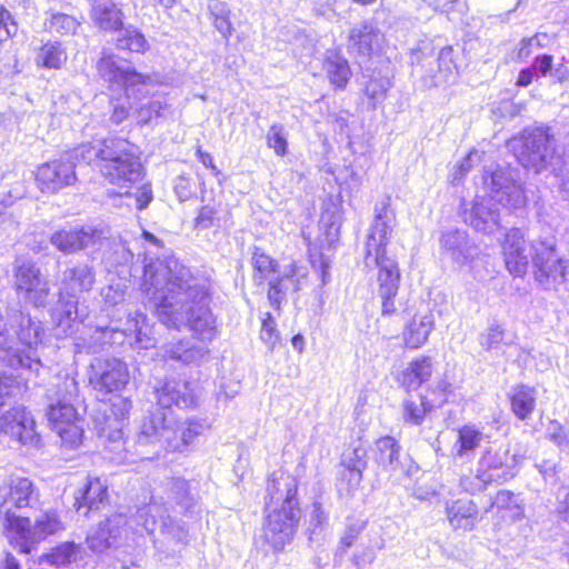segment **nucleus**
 I'll return each instance as SVG.
<instances>
[{
    "label": "nucleus",
    "mask_w": 569,
    "mask_h": 569,
    "mask_svg": "<svg viewBox=\"0 0 569 569\" xmlns=\"http://www.w3.org/2000/svg\"><path fill=\"white\" fill-rule=\"evenodd\" d=\"M512 412L526 420L536 407V390L529 386L520 385L513 389L510 397Z\"/></svg>",
    "instance_id": "4c0bfd02"
},
{
    "label": "nucleus",
    "mask_w": 569,
    "mask_h": 569,
    "mask_svg": "<svg viewBox=\"0 0 569 569\" xmlns=\"http://www.w3.org/2000/svg\"><path fill=\"white\" fill-rule=\"evenodd\" d=\"M16 286L19 292H26V299L33 306H46L50 293L49 282L41 278L40 269L34 262L23 260L17 267Z\"/></svg>",
    "instance_id": "5701e85b"
},
{
    "label": "nucleus",
    "mask_w": 569,
    "mask_h": 569,
    "mask_svg": "<svg viewBox=\"0 0 569 569\" xmlns=\"http://www.w3.org/2000/svg\"><path fill=\"white\" fill-rule=\"evenodd\" d=\"M120 77L121 78L118 82V86L122 87L124 91L138 87H143L151 82V77L149 74L138 72L133 68L124 69L123 73Z\"/></svg>",
    "instance_id": "603ef678"
},
{
    "label": "nucleus",
    "mask_w": 569,
    "mask_h": 569,
    "mask_svg": "<svg viewBox=\"0 0 569 569\" xmlns=\"http://www.w3.org/2000/svg\"><path fill=\"white\" fill-rule=\"evenodd\" d=\"M501 248L508 271L513 277H522L529 263L523 232L518 228L508 230L501 243Z\"/></svg>",
    "instance_id": "393cba45"
},
{
    "label": "nucleus",
    "mask_w": 569,
    "mask_h": 569,
    "mask_svg": "<svg viewBox=\"0 0 569 569\" xmlns=\"http://www.w3.org/2000/svg\"><path fill=\"white\" fill-rule=\"evenodd\" d=\"M143 532L146 530L139 526L136 515L128 518L123 513H114L100 522L98 528L88 535L87 543L92 551L103 552L117 546L120 539H128L130 533L142 535Z\"/></svg>",
    "instance_id": "dca6fc26"
},
{
    "label": "nucleus",
    "mask_w": 569,
    "mask_h": 569,
    "mask_svg": "<svg viewBox=\"0 0 569 569\" xmlns=\"http://www.w3.org/2000/svg\"><path fill=\"white\" fill-rule=\"evenodd\" d=\"M133 333L136 337V345L140 349H149L156 346V338L152 335V327L149 323L147 316L142 312L136 311L133 315L129 313L127 327L122 330L113 327H97L90 339L78 337L76 339V348L78 351L87 353L98 352L104 345H112L117 342L116 336L121 338Z\"/></svg>",
    "instance_id": "0eeeda50"
},
{
    "label": "nucleus",
    "mask_w": 569,
    "mask_h": 569,
    "mask_svg": "<svg viewBox=\"0 0 569 569\" xmlns=\"http://www.w3.org/2000/svg\"><path fill=\"white\" fill-rule=\"evenodd\" d=\"M487 436L473 425L462 426L457 430V440L452 455L460 460H470Z\"/></svg>",
    "instance_id": "72a5a7b5"
},
{
    "label": "nucleus",
    "mask_w": 569,
    "mask_h": 569,
    "mask_svg": "<svg viewBox=\"0 0 569 569\" xmlns=\"http://www.w3.org/2000/svg\"><path fill=\"white\" fill-rule=\"evenodd\" d=\"M39 505V491L28 478L17 477L0 486V512L6 515L9 529L11 518H21L12 512L13 508L37 509Z\"/></svg>",
    "instance_id": "a211bd4d"
},
{
    "label": "nucleus",
    "mask_w": 569,
    "mask_h": 569,
    "mask_svg": "<svg viewBox=\"0 0 569 569\" xmlns=\"http://www.w3.org/2000/svg\"><path fill=\"white\" fill-rule=\"evenodd\" d=\"M375 212V220L366 243V264L370 263V259H372L378 269L385 268L387 262L398 264L393 258L388 257L386 253V246L395 227V213L387 202H382L380 207L377 206Z\"/></svg>",
    "instance_id": "2eb2a0df"
},
{
    "label": "nucleus",
    "mask_w": 569,
    "mask_h": 569,
    "mask_svg": "<svg viewBox=\"0 0 569 569\" xmlns=\"http://www.w3.org/2000/svg\"><path fill=\"white\" fill-rule=\"evenodd\" d=\"M385 548L383 539L379 538L372 545L363 547L352 557V562L358 569L371 565L377 558V551Z\"/></svg>",
    "instance_id": "3c124183"
},
{
    "label": "nucleus",
    "mask_w": 569,
    "mask_h": 569,
    "mask_svg": "<svg viewBox=\"0 0 569 569\" xmlns=\"http://www.w3.org/2000/svg\"><path fill=\"white\" fill-rule=\"evenodd\" d=\"M43 328L40 321L21 310H10L0 317V361L12 369L37 370Z\"/></svg>",
    "instance_id": "7ed1b4c3"
},
{
    "label": "nucleus",
    "mask_w": 569,
    "mask_h": 569,
    "mask_svg": "<svg viewBox=\"0 0 569 569\" xmlns=\"http://www.w3.org/2000/svg\"><path fill=\"white\" fill-rule=\"evenodd\" d=\"M67 61L68 52L60 41L47 40L38 48L36 64L40 69L60 70Z\"/></svg>",
    "instance_id": "c9c22d12"
},
{
    "label": "nucleus",
    "mask_w": 569,
    "mask_h": 569,
    "mask_svg": "<svg viewBox=\"0 0 569 569\" xmlns=\"http://www.w3.org/2000/svg\"><path fill=\"white\" fill-rule=\"evenodd\" d=\"M378 30L368 23H362L359 29H352L348 40L360 56H371L373 53V42L378 37Z\"/></svg>",
    "instance_id": "a19ab883"
},
{
    "label": "nucleus",
    "mask_w": 569,
    "mask_h": 569,
    "mask_svg": "<svg viewBox=\"0 0 569 569\" xmlns=\"http://www.w3.org/2000/svg\"><path fill=\"white\" fill-rule=\"evenodd\" d=\"M438 70L446 77L458 73V66L456 63L452 47H445L439 51Z\"/></svg>",
    "instance_id": "052dcab7"
},
{
    "label": "nucleus",
    "mask_w": 569,
    "mask_h": 569,
    "mask_svg": "<svg viewBox=\"0 0 569 569\" xmlns=\"http://www.w3.org/2000/svg\"><path fill=\"white\" fill-rule=\"evenodd\" d=\"M379 296L382 299V315L395 313L396 306L393 298L398 293L400 283V271L398 264L387 262L385 268L378 269Z\"/></svg>",
    "instance_id": "2f4dec72"
},
{
    "label": "nucleus",
    "mask_w": 569,
    "mask_h": 569,
    "mask_svg": "<svg viewBox=\"0 0 569 569\" xmlns=\"http://www.w3.org/2000/svg\"><path fill=\"white\" fill-rule=\"evenodd\" d=\"M260 338L268 346L269 350H273L279 341L280 337L276 320L269 312H266L262 318Z\"/></svg>",
    "instance_id": "6e6d98bb"
},
{
    "label": "nucleus",
    "mask_w": 569,
    "mask_h": 569,
    "mask_svg": "<svg viewBox=\"0 0 569 569\" xmlns=\"http://www.w3.org/2000/svg\"><path fill=\"white\" fill-rule=\"evenodd\" d=\"M56 397V401L49 405L48 420L66 445L77 447L81 442L83 427L76 408L80 401L76 379L64 378L57 387Z\"/></svg>",
    "instance_id": "423d86ee"
},
{
    "label": "nucleus",
    "mask_w": 569,
    "mask_h": 569,
    "mask_svg": "<svg viewBox=\"0 0 569 569\" xmlns=\"http://www.w3.org/2000/svg\"><path fill=\"white\" fill-rule=\"evenodd\" d=\"M525 138L529 142H549L553 134L551 133L550 127L546 124H535L525 131Z\"/></svg>",
    "instance_id": "e2e57ef3"
},
{
    "label": "nucleus",
    "mask_w": 569,
    "mask_h": 569,
    "mask_svg": "<svg viewBox=\"0 0 569 569\" xmlns=\"http://www.w3.org/2000/svg\"><path fill=\"white\" fill-rule=\"evenodd\" d=\"M547 437L560 450H569V428H565L559 421L551 420L549 422Z\"/></svg>",
    "instance_id": "864d4df0"
},
{
    "label": "nucleus",
    "mask_w": 569,
    "mask_h": 569,
    "mask_svg": "<svg viewBox=\"0 0 569 569\" xmlns=\"http://www.w3.org/2000/svg\"><path fill=\"white\" fill-rule=\"evenodd\" d=\"M463 219L475 230L486 234L500 229V212L487 198L477 197L472 208L463 212Z\"/></svg>",
    "instance_id": "bb28decb"
},
{
    "label": "nucleus",
    "mask_w": 569,
    "mask_h": 569,
    "mask_svg": "<svg viewBox=\"0 0 569 569\" xmlns=\"http://www.w3.org/2000/svg\"><path fill=\"white\" fill-rule=\"evenodd\" d=\"M433 328L435 318L432 315H416L402 332L406 346L410 349L420 348L427 342Z\"/></svg>",
    "instance_id": "f704fd0d"
},
{
    "label": "nucleus",
    "mask_w": 569,
    "mask_h": 569,
    "mask_svg": "<svg viewBox=\"0 0 569 569\" xmlns=\"http://www.w3.org/2000/svg\"><path fill=\"white\" fill-rule=\"evenodd\" d=\"M118 48L129 52L144 53L149 49L146 37L137 29H127L117 39Z\"/></svg>",
    "instance_id": "49530a36"
},
{
    "label": "nucleus",
    "mask_w": 569,
    "mask_h": 569,
    "mask_svg": "<svg viewBox=\"0 0 569 569\" xmlns=\"http://www.w3.org/2000/svg\"><path fill=\"white\" fill-rule=\"evenodd\" d=\"M373 460L382 471L407 473L408 457L402 455L401 446L393 437L386 436L376 441Z\"/></svg>",
    "instance_id": "a878e982"
},
{
    "label": "nucleus",
    "mask_w": 569,
    "mask_h": 569,
    "mask_svg": "<svg viewBox=\"0 0 569 569\" xmlns=\"http://www.w3.org/2000/svg\"><path fill=\"white\" fill-rule=\"evenodd\" d=\"M336 233L337 229L335 230L333 234L331 230L328 231L326 238L328 242L327 248H318L317 244H310L308 249L312 268L320 272L323 284L327 283L328 271L331 266V254L329 252L331 251V247L335 242Z\"/></svg>",
    "instance_id": "58836bf2"
},
{
    "label": "nucleus",
    "mask_w": 569,
    "mask_h": 569,
    "mask_svg": "<svg viewBox=\"0 0 569 569\" xmlns=\"http://www.w3.org/2000/svg\"><path fill=\"white\" fill-rule=\"evenodd\" d=\"M94 281L93 268L87 263H78L63 270L59 284V299L51 313L57 336L73 333L77 323L86 320L88 315L79 308L78 297L82 292L90 291Z\"/></svg>",
    "instance_id": "39448f33"
},
{
    "label": "nucleus",
    "mask_w": 569,
    "mask_h": 569,
    "mask_svg": "<svg viewBox=\"0 0 569 569\" xmlns=\"http://www.w3.org/2000/svg\"><path fill=\"white\" fill-rule=\"evenodd\" d=\"M558 144H515L513 152L519 162L528 169L539 173L550 169L558 177L565 164Z\"/></svg>",
    "instance_id": "6ab92c4d"
},
{
    "label": "nucleus",
    "mask_w": 569,
    "mask_h": 569,
    "mask_svg": "<svg viewBox=\"0 0 569 569\" xmlns=\"http://www.w3.org/2000/svg\"><path fill=\"white\" fill-rule=\"evenodd\" d=\"M141 289L162 325L177 330L187 326L200 341H169L160 347L158 355L163 360L199 366L209 355L208 343L218 333L216 318L209 308L210 280L193 276L174 257H166L144 264Z\"/></svg>",
    "instance_id": "f257e3e1"
},
{
    "label": "nucleus",
    "mask_w": 569,
    "mask_h": 569,
    "mask_svg": "<svg viewBox=\"0 0 569 569\" xmlns=\"http://www.w3.org/2000/svg\"><path fill=\"white\" fill-rule=\"evenodd\" d=\"M74 507L78 512L83 510L87 516L89 511L99 510L108 501V485L106 480L97 477H89L82 489L74 496Z\"/></svg>",
    "instance_id": "c85d7f7f"
},
{
    "label": "nucleus",
    "mask_w": 569,
    "mask_h": 569,
    "mask_svg": "<svg viewBox=\"0 0 569 569\" xmlns=\"http://www.w3.org/2000/svg\"><path fill=\"white\" fill-rule=\"evenodd\" d=\"M440 246L456 263L465 264L473 254L475 248L465 230L452 229L441 233Z\"/></svg>",
    "instance_id": "7c9ffc66"
},
{
    "label": "nucleus",
    "mask_w": 569,
    "mask_h": 569,
    "mask_svg": "<svg viewBox=\"0 0 569 569\" xmlns=\"http://www.w3.org/2000/svg\"><path fill=\"white\" fill-rule=\"evenodd\" d=\"M123 144H98L92 147L101 161L100 170L110 183L121 188L138 181L142 176V163L134 144L123 148Z\"/></svg>",
    "instance_id": "6e6552de"
},
{
    "label": "nucleus",
    "mask_w": 569,
    "mask_h": 569,
    "mask_svg": "<svg viewBox=\"0 0 569 569\" xmlns=\"http://www.w3.org/2000/svg\"><path fill=\"white\" fill-rule=\"evenodd\" d=\"M531 247L535 277L543 288L549 289L569 281V260L557 256L555 237L535 240Z\"/></svg>",
    "instance_id": "ddd939ff"
},
{
    "label": "nucleus",
    "mask_w": 569,
    "mask_h": 569,
    "mask_svg": "<svg viewBox=\"0 0 569 569\" xmlns=\"http://www.w3.org/2000/svg\"><path fill=\"white\" fill-rule=\"evenodd\" d=\"M77 180L71 161H51L38 168L37 182L42 192L56 193Z\"/></svg>",
    "instance_id": "b1692460"
},
{
    "label": "nucleus",
    "mask_w": 569,
    "mask_h": 569,
    "mask_svg": "<svg viewBox=\"0 0 569 569\" xmlns=\"http://www.w3.org/2000/svg\"><path fill=\"white\" fill-rule=\"evenodd\" d=\"M479 345L489 352L499 351L502 345H511L512 341L506 340V330L505 328L493 321L489 325V327L479 335L478 338Z\"/></svg>",
    "instance_id": "c03bdc74"
},
{
    "label": "nucleus",
    "mask_w": 569,
    "mask_h": 569,
    "mask_svg": "<svg viewBox=\"0 0 569 569\" xmlns=\"http://www.w3.org/2000/svg\"><path fill=\"white\" fill-rule=\"evenodd\" d=\"M362 473L363 471H359L358 469L351 470L349 468H342L338 479L339 490H345L348 495L356 491L362 481Z\"/></svg>",
    "instance_id": "5fc2aeb1"
},
{
    "label": "nucleus",
    "mask_w": 569,
    "mask_h": 569,
    "mask_svg": "<svg viewBox=\"0 0 569 569\" xmlns=\"http://www.w3.org/2000/svg\"><path fill=\"white\" fill-rule=\"evenodd\" d=\"M321 66L333 91L347 89L352 77V69L340 50H329L322 59Z\"/></svg>",
    "instance_id": "cd10ccee"
},
{
    "label": "nucleus",
    "mask_w": 569,
    "mask_h": 569,
    "mask_svg": "<svg viewBox=\"0 0 569 569\" xmlns=\"http://www.w3.org/2000/svg\"><path fill=\"white\" fill-rule=\"evenodd\" d=\"M103 417L107 415L111 419H117V422L122 423L127 419L131 402L128 399L117 397L111 405H104Z\"/></svg>",
    "instance_id": "13d9d810"
},
{
    "label": "nucleus",
    "mask_w": 569,
    "mask_h": 569,
    "mask_svg": "<svg viewBox=\"0 0 569 569\" xmlns=\"http://www.w3.org/2000/svg\"><path fill=\"white\" fill-rule=\"evenodd\" d=\"M286 490L281 507L268 513L263 529L264 540L274 551H281L292 540L301 518L297 488L287 485Z\"/></svg>",
    "instance_id": "1a4fd4ad"
},
{
    "label": "nucleus",
    "mask_w": 569,
    "mask_h": 569,
    "mask_svg": "<svg viewBox=\"0 0 569 569\" xmlns=\"http://www.w3.org/2000/svg\"><path fill=\"white\" fill-rule=\"evenodd\" d=\"M103 239L102 230L91 226L61 229L50 236L51 244L63 254H72L90 248L99 249Z\"/></svg>",
    "instance_id": "412c9836"
},
{
    "label": "nucleus",
    "mask_w": 569,
    "mask_h": 569,
    "mask_svg": "<svg viewBox=\"0 0 569 569\" xmlns=\"http://www.w3.org/2000/svg\"><path fill=\"white\" fill-rule=\"evenodd\" d=\"M97 69L100 77L110 84H118L120 76L124 71V68L118 64L112 53L102 54L97 62Z\"/></svg>",
    "instance_id": "de8ad7c7"
},
{
    "label": "nucleus",
    "mask_w": 569,
    "mask_h": 569,
    "mask_svg": "<svg viewBox=\"0 0 569 569\" xmlns=\"http://www.w3.org/2000/svg\"><path fill=\"white\" fill-rule=\"evenodd\" d=\"M482 180L489 190L488 200L491 202L501 204L511 211L523 209L527 206L528 198L525 187L516 169L499 164L495 168H485Z\"/></svg>",
    "instance_id": "9b49d317"
},
{
    "label": "nucleus",
    "mask_w": 569,
    "mask_h": 569,
    "mask_svg": "<svg viewBox=\"0 0 569 569\" xmlns=\"http://www.w3.org/2000/svg\"><path fill=\"white\" fill-rule=\"evenodd\" d=\"M536 72L541 76H548L553 67V57L551 54H538L533 60V66Z\"/></svg>",
    "instance_id": "774afa93"
},
{
    "label": "nucleus",
    "mask_w": 569,
    "mask_h": 569,
    "mask_svg": "<svg viewBox=\"0 0 569 569\" xmlns=\"http://www.w3.org/2000/svg\"><path fill=\"white\" fill-rule=\"evenodd\" d=\"M392 83L387 77H369L365 82L362 94L368 100L370 107L376 109L388 97V91Z\"/></svg>",
    "instance_id": "79ce46f5"
},
{
    "label": "nucleus",
    "mask_w": 569,
    "mask_h": 569,
    "mask_svg": "<svg viewBox=\"0 0 569 569\" xmlns=\"http://www.w3.org/2000/svg\"><path fill=\"white\" fill-rule=\"evenodd\" d=\"M156 392L161 408L176 406L180 409H190L198 405L199 385L192 380L170 378L166 379Z\"/></svg>",
    "instance_id": "4be33fe9"
},
{
    "label": "nucleus",
    "mask_w": 569,
    "mask_h": 569,
    "mask_svg": "<svg viewBox=\"0 0 569 569\" xmlns=\"http://www.w3.org/2000/svg\"><path fill=\"white\" fill-rule=\"evenodd\" d=\"M127 286L123 281H112L108 287L103 288L101 296L107 306L116 307L124 301Z\"/></svg>",
    "instance_id": "4d7b16f0"
},
{
    "label": "nucleus",
    "mask_w": 569,
    "mask_h": 569,
    "mask_svg": "<svg viewBox=\"0 0 569 569\" xmlns=\"http://www.w3.org/2000/svg\"><path fill=\"white\" fill-rule=\"evenodd\" d=\"M251 263L254 270L253 281L257 284L268 281V299L273 308L279 309L286 298L289 284L295 282L293 271L280 272L278 262L257 247L252 252Z\"/></svg>",
    "instance_id": "4468645a"
},
{
    "label": "nucleus",
    "mask_w": 569,
    "mask_h": 569,
    "mask_svg": "<svg viewBox=\"0 0 569 569\" xmlns=\"http://www.w3.org/2000/svg\"><path fill=\"white\" fill-rule=\"evenodd\" d=\"M446 512L453 529L472 530L478 520V508L470 499H458L448 503Z\"/></svg>",
    "instance_id": "473e14b6"
},
{
    "label": "nucleus",
    "mask_w": 569,
    "mask_h": 569,
    "mask_svg": "<svg viewBox=\"0 0 569 569\" xmlns=\"http://www.w3.org/2000/svg\"><path fill=\"white\" fill-rule=\"evenodd\" d=\"M7 407L0 409V436H7L21 445H36L39 439L30 413L20 405L9 402Z\"/></svg>",
    "instance_id": "aec40b11"
},
{
    "label": "nucleus",
    "mask_w": 569,
    "mask_h": 569,
    "mask_svg": "<svg viewBox=\"0 0 569 569\" xmlns=\"http://www.w3.org/2000/svg\"><path fill=\"white\" fill-rule=\"evenodd\" d=\"M492 508L513 509L519 508V505L517 503L513 492L509 490H500L491 499L490 509Z\"/></svg>",
    "instance_id": "0e129e2a"
},
{
    "label": "nucleus",
    "mask_w": 569,
    "mask_h": 569,
    "mask_svg": "<svg viewBox=\"0 0 569 569\" xmlns=\"http://www.w3.org/2000/svg\"><path fill=\"white\" fill-rule=\"evenodd\" d=\"M63 530V523L53 510L43 512L31 521L28 517L10 519V543L20 553L29 555L48 536Z\"/></svg>",
    "instance_id": "f8f14e48"
},
{
    "label": "nucleus",
    "mask_w": 569,
    "mask_h": 569,
    "mask_svg": "<svg viewBox=\"0 0 569 569\" xmlns=\"http://www.w3.org/2000/svg\"><path fill=\"white\" fill-rule=\"evenodd\" d=\"M431 372V359L428 357H421L409 363V366L401 372L399 381L407 390H416L429 379Z\"/></svg>",
    "instance_id": "e433bc0d"
},
{
    "label": "nucleus",
    "mask_w": 569,
    "mask_h": 569,
    "mask_svg": "<svg viewBox=\"0 0 569 569\" xmlns=\"http://www.w3.org/2000/svg\"><path fill=\"white\" fill-rule=\"evenodd\" d=\"M197 502V493L186 479L171 478L148 505L138 508L136 520L148 535L154 536L156 530H159V537H153L156 549L167 557L174 556L187 545L188 531L181 521L169 515V510L179 515H191Z\"/></svg>",
    "instance_id": "f03ea898"
},
{
    "label": "nucleus",
    "mask_w": 569,
    "mask_h": 569,
    "mask_svg": "<svg viewBox=\"0 0 569 569\" xmlns=\"http://www.w3.org/2000/svg\"><path fill=\"white\" fill-rule=\"evenodd\" d=\"M520 459L521 457L516 453L510 455L508 448L488 449L479 460L475 481L463 479L461 485L466 491L475 493L483 490L489 483L506 482L517 475Z\"/></svg>",
    "instance_id": "9d476101"
},
{
    "label": "nucleus",
    "mask_w": 569,
    "mask_h": 569,
    "mask_svg": "<svg viewBox=\"0 0 569 569\" xmlns=\"http://www.w3.org/2000/svg\"><path fill=\"white\" fill-rule=\"evenodd\" d=\"M79 26V21L67 13L53 12L48 20V30L61 36L74 34Z\"/></svg>",
    "instance_id": "09e8293b"
},
{
    "label": "nucleus",
    "mask_w": 569,
    "mask_h": 569,
    "mask_svg": "<svg viewBox=\"0 0 569 569\" xmlns=\"http://www.w3.org/2000/svg\"><path fill=\"white\" fill-rule=\"evenodd\" d=\"M19 387L11 377L0 376V409L9 405V400L13 397Z\"/></svg>",
    "instance_id": "69168bd1"
},
{
    "label": "nucleus",
    "mask_w": 569,
    "mask_h": 569,
    "mask_svg": "<svg viewBox=\"0 0 569 569\" xmlns=\"http://www.w3.org/2000/svg\"><path fill=\"white\" fill-rule=\"evenodd\" d=\"M97 432L101 439H106L113 447L111 450H118L123 447L122 423L117 422V419H111L109 416L103 417V421L97 420Z\"/></svg>",
    "instance_id": "37998d69"
},
{
    "label": "nucleus",
    "mask_w": 569,
    "mask_h": 569,
    "mask_svg": "<svg viewBox=\"0 0 569 569\" xmlns=\"http://www.w3.org/2000/svg\"><path fill=\"white\" fill-rule=\"evenodd\" d=\"M216 220V210L210 206H204L196 218V228L208 229L214 224Z\"/></svg>",
    "instance_id": "338daca9"
},
{
    "label": "nucleus",
    "mask_w": 569,
    "mask_h": 569,
    "mask_svg": "<svg viewBox=\"0 0 569 569\" xmlns=\"http://www.w3.org/2000/svg\"><path fill=\"white\" fill-rule=\"evenodd\" d=\"M365 527L366 522L361 520H353L347 525L340 538V548L342 552H346V550L355 543L360 533L363 531Z\"/></svg>",
    "instance_id": "bf43d9fd"
},
{
    "label": "nucleus",
    "mask_w": 569,
    "mask_h": 569,
    "mask_svg": "<svg viewBox=\"0 0 569 569\" xmlns=\"http://www.w3.org/2000/svg\"><path fill=\"white\" fill-rule=\"evenodd\" d=\"M209 428L207 419L192 417L179 421L172 413L157 409L143 418L137 445H152L167 452H184Z\"/></svg>",
    "instance_id": "20e7f679"
},
{
    "label": "nucleus",
    "mask_w": 569,
    "mask_h": 569,
    "mask_svg": "<svg viewBox=\"0 0 569 569\" xmlns=\"http://www.w3.org/2000/svg\"><path fill=\"white\" fill-rule=\"evenodd\" d=\"M435 403L428 400L427 396L409 397L403 400L402 416L406 423L420 425L425 416L432 410Z\"/></svg>",
    "instance_id": "ea45409f"
},
{
    "label": "nucleus",
    "mask_w": 569,
    "mask_h": 569,
    "mask_svg": "<svg viewBox=\"0 0 569 569\" xmlns=\"http://www.w3.org/2000/svg\"><path fill=\"white\" fill-rule=\"evenodd\" d=\"M90 19L102 32L114 33L123 29V12L113 1L96 0L90 9Z\"/></svg>",
    "instance_id": "c756f323"
},
{
    "label": "nucleus",
    "mask_w": 569,
    "mask_h": 569,
    "mask_svg": "<svg viewBox=\"0 0 569 569\" xmlns=\"http://www.w3.org/2000/svg\"><path fill=\"white\" fill-rule=\"evenodd\" d=\"M483 152L477 149H471L457 167L456 172L452 174V183L457 184L465 177V174L473 167L475 163L481 161Z\"/></svg>",
    "instance_id": "680f3d73"
},
{
    "label": "nucleus",
    "mask_w": 569,
    "mask_h": 569,
    "mask_svg": "<svg viewBox=\"0 0 569 569\" xmlns=\"http://www.w3.org/2000/svg\"><path fill=\"white\" fill-rule=\"evenodd\" d=\"M367 450L361 446L347 450L342 455L341 468L363 471L367 468Z\"/></svg>",
    "instance_id": "8fccbe9b"
},
{
    "label": "nucleus",
    "mask_w": 569,
    "mask_h": 569,
    "mask_svg": "<svg viewBox=\"0 0 569 569\" xmlns=\"http://www.w3.org/2000/svg\"><path fill=\"white\" fill-rule=\"evenodd\" d=\"M129 380L128 366L118 358H97L90 365L89 382L102 396L123 390Z\"/></svg>",
    "instance_id": "f3484780"
},
{
    "label": "nucleus",
    "mask_w": 569,
    "mask_h": 569,
    "mask_svg": "<svg viewBox=\"0 0 569 569\" xmlns=\"http://www.w3.org/2000/svg\"><path fill=\"white\" fill-rule=\"evenodd\" d=\"M79 546L72 541H67L54 547L51 552L44 556L48 563L60 567L67 566L76 560Z\"/></svg>",
    "instance_id": "a18cd8bd"
}]
</instances>
